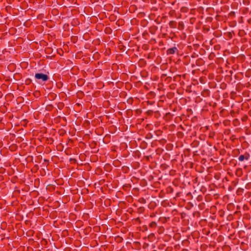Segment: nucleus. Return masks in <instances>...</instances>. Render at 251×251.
<instances>
[{
  "label": "nucleus",
  "instance_id": "nucleus-15",
  "mask_svg": "<svg viewBox=\"0 0 251 251\" xmlns=\"http://www.w3.org/2000/svg\"><path fill=\"white\" fill-rule=\"evenodd\" d=\"M148 112L149 113H152V112H153V111H151V110H149V111H148Z\"/></svg>",
  "mask_w": 251,
  "mask_h": 251
},
{
  "label": "nucleus",
  "instance_id": "nucleus-1",
  "mask_svg": "<svg viewBox=\"0 0 251 251\" xmlns=\"http://www.w3.org/2000/svg\"><path fill=\"white\" fill-rule=\"evenodd\" d=\"M35 77L37 79L41 80L42 81H46L49 79V77L47 75L43 73L35 74Z\"/></svg>",
  "mask_w": 251,
  "mask_h": 251
},
{
  "label": "nucleus",
  "instance_id": "nucleus-13",
  "mask_svg": "<svg viewBox=\"0 0 251 251\" xmlns=\"http://www.w3.org/2000/svg\"><path fill=\"white\" fill-rule=\"evenodd\" d=\"M197 199H198V200L199 201H201V200H202V196H198V198H197Z\"/></svg>",
  "mask_w": 251,
  "mask_h": 251
},
{
  "label": "nucleus",
  "instance_id": "nucleus-8",
  "mask_svg": "<svg viewBox=\"0 0 251 251\" xmlns=\"http://www.w3.org/2000/svg\"><path fill=\"white\" fill-rule=\"evenodd\" d=\"M157 226V223L155 222H151L149 224V227L151 228H155Z\"/></svg>",
  "mask_w": 251,
  "mask_h": 251
},
{
  "label": "nucleus",
  "instance_id": "nucleus-12",
  "mask_svg": "<svg viewBox=\"0 0 251 251\" xmlns=\"http://www.w3.org/2000/svg\"><path fill=\"white\" fill-rule=\"evenodd\" d=\"M155 215H156V214L155 213H152L151 214L150 217L153 218V217H154L155 216Z\"/></svg>",
  "mask_w": 251,
  "mask_h": 251
},
{
  "label": "nucleus",
  "instance_id": "nucleus-14",
  "mask_svg": "<svg viewBox=\"0 0 251 251\" xmlns=\"http://www.w3.org/2000/svg\"><path fill=\"white\" fill-rule=\"evenodd\" d=\"M135 221L136 222H138L139 223L141 222V220L139 218H137L136 219H135Z\"/></svg>",
  "mask_w": 251,
  "mask_h": 251
},
{
  "label": "nucleus",
  "instance_id": "nucleus-6",
  "mask_svg": "<svg viewBox=\"0 0 251 251\" xmlns=\"http://www.w3.org/2000/svg\"><path fill=\"white\" fill-rule=\"evenodd\" d=\"M184 28V25L182 22H180L178 23V29L180 30H182Z\"/></svg>",
  "mask_w": 251,
  "mask_h": 251
},
{
  "label": "nucleus",
  "instance_id": "nucleus-16",
  "mask_svg": "<svg viewBox=\"0 0 251 251\" xmlns=\"http://www.w3.org/2000/svg\"><path fill=\"white\" fill-rule=\"evenodd\" d=\"M166 76V75H162V77H163V76Z\"/></svg>",
  "mask_w": 251,
  "mask_h": 251
},
{
  "label": "nucleus",
  "instance_id": "nucleus-5",
  "mask_svg": "<svg viewBox=\"0 0 251 251\" xmlns=\"http://www.w3.org/2000/svg\"><path fill=\"white\" fill-rule=\"evenodd\" d=\"M176 25H177V23L175 21H171L169 23V26L172 28H176Z\"/></svg>",
  "mask_w": 251,
  "mask_h": 251
},
{
  "label": "nucleus",
  "instance_id": "nucleus-10",
  "mask_svg": "<svg viewBox=\"0 0 251 251\" xmlns=\"http://www.w3.org/2000/svg\"><path fill=\"white\" fill-rule=\"evenodd\" d=\"M138 201H139V202H140L141 203L145 204L146 203V200L144 198H140L139 199Z\"/></svg>",
  "mask_w": 251,
  "mask_h": 251
},
{
  "label": "nucleus",
  "instance_id": "nucleus-9",
  "mask_svg": "<svg viewBox=\"0 0 251 251\" xmlns=\"http://www.w3.org/2000/svg\"><path fill=\"white\" fill-rule=\"evenodd\" d=\"M31 82H32V80L30 78H27L25 80V84L27 85L30 84L31 83Z\"/></svg>",
  "mask_w": 251,
  "mask_h": 251
},
{
  "label": "nucleus",
  "instance_id": "nucleus-2",
  "mask_svg": "<svg viewBox=\"0 0 251 251\" xmlns=\"http://www.w3.org/2000/svg\"><path fill=\"white\" fill-rule=\"evenodd\" d=\"M250 154L246 152L244 154H241L239 156L238 160L239 161L243 162L245 160H248L250 158Z\"/></svg>",
  "mask_w": 251,
  "mask_h": 251
},
{
  "label": "nucleus",
  "instance_id": "nucleus-11",
  "mask_svg": "<svg viewBox=\"0 0 251 251\" xmlns=\"http://www.w3.org/2000/svg\"><path fill=\"white\" fill-rule=\"evenodd\" d=\"M174 13H175V11H174V10H171V11H170L169 12V14L170 16H173V14H174Z\"/></svg>",
  "mask_w": 251,
  "mask_h": 251
},
{
  "label": "nucleus",
  "instance_id": "nucleus-17",
  "mask_svg": "<svg viewBox=\"0 0 251 251\" xmlns=\"http://www.w3.org/2000/svg\"><path fill=\"white\" fill-rule=\"evenodd\" d=\"M168 78L171 79V77H168Z\"/></svg>",
  "mask_w": 251,
  "mask_h": 251
},
{
  "label": "nucleus",
  "instance_id": "nucleus-7",
  "mask_svg": "<svg viewBox=\"0 0 251 251\" xmlns=\"http://www.w3.org/2000/svg\"><path fill=\"white\" fill-rule=\"evenodd\" d=\"M145 211V208L143 206H141L137 209V212L140 214L144 213Z\"/></svg>",
  "mask_w": 251,
  "mask_h": 251
},
{
  "label": "nucleus",
  "instance_id": "nucleus-4",
  "mask_svg": "<svg viewBox=\"0 0 251 251\" xmlns=\"http://www.w3.org/2000/svg\"><path fill=\"white\" fill-rule=\"evenodd\" d=\"M210 91L208 89H204L201 92V96L204 97H209Z\"/></svg>",
  "mask_w": 251,
  "mask_h": 251
},
{
  "label": "nucleus",
  "instance_id": "nucleus-18",
  "mask_svg": "<svg viewBox=\"0 0 251 251\" xmlns=\"http://www.w3.org/2000/svg\"><path fill=\"white\" fill-rule=\"evenodd\" d=\"M239 171H241V170H239ZM238 170H237V172H238Z\"/></svg>",
  "mask_w": 251,
  "mask_h": 251
},
{
  "label": "nucleus",
  "instance_id": "nucleus-3",
  "mask_svg": "<svg viewBox=\"0 0 251 251\" xmlns=\"http://www.w3.org/2000/svg\"><path fill=\"white\" fill-rule=\"evenodd\" d=\"M177 50V49L176 48V47H174L172 48H170V49H168L167 50V53L168 54H173Z\"/></svg>",
  "mask_w": 251,
  "mask_h": 251
}]
</instances>
